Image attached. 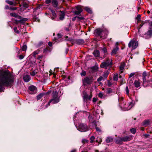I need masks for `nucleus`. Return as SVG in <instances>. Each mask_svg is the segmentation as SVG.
Segmentation results:
<instances>
[{"mask_svg": "<svg viewBox=\"0 0 152 152\" xmlns=\"http://www.w3.org/2000/svg\"><path fill=\"white\" fill-rule=\"evenodd\" d=\"M152 34V30H149L147 33L145 34V38L148 39L150 38Z\"/></svg>", "mask_w": 152, "mask_h": 152, "instance_id": "aec40b11", "label": "nucleus"}, {"mask_svg": "<svg viewBox=\"0 0 152 152\" xmlns=\"http://www.w3.org/2000/svg\"><path fill=\"white\" fill-rule=\"evenodd\" d=\"M123 142L129 141L132 139V135H129L122 137Z\"/></svg>", "mask_w": 152, "mask_h": 152, "instance_id": "4468645a", "label": "nucleus"}, {"mask_svg": "<svg viewBox=\"0 0 152 152\" xmlns=\"http://www.w3.org/2000/svg\"><path fill=\"white\" fill-rule=\"evenodd\" d=\"M77 17L78 20H83L84 19V18L83 17L77 16Z\"/></svg>", "mask_w": 152, "mask_h": 152, "instance_id": "864d4df0", "label": "nucleus"}, {"mask_svg": "<svg viewBox=\"0 0 152 152\" xmlns=\"http://www.w3.org/2000/svg\"><path fill=\"white\" fill-rule=\"evenodd\" d=\"M10 15L11 16L14 17L18 19H20L21 18V17L18 14H17L15 12L10 13Z\"/></svg>", "mask_w": 152, "mask_h": 152, "instance_id": "412c9836", "label": "nucleus"}, {"mask_svg": "<svg viewBox=\"0 0 152 152\" xmlns=\"http://www.w3.org/2000/svg\"><path fill=\"white\" fill-rule=\"evenodd\" d=\"M119 49V48L118 46H116L115 48H114L111 53V54L112 55H114L118 51Z\"/></svg>", "mask_w": 152, "mask_h": 152, "instance_id": "4be33fe9", "label": "nucleus"}, {"mask_svg": "<svg viewBox=\"0 0 152 152\" xmlns=\"http://www.w3.org/2000/svg\"><path fill=\"white\" fill-rule=\"evenodd\" d=\"M77 18V16L73 18L72 19V20L73 21H74L76 20V18Z\"/></svg>", "mask_w": 152, "mask_h": 152, "instance_id": "69168bd1", "label": "nucleus"}, {"mask_svg": "<svg viewBox=\"0 0 152 152\" xmlns=\"http://www.w3.org/2000/svg\"><path fill=\"white\" fill-rule=\"evenodd\" d=\"M65 15V12L62 11L61 12V13L60 15L59 19L61 20H62L64 18Z\"/></svg>", "mask_w": 152, "mask_h": 152, "instance_id": "393cba45", "label": "nucleus"}, {"mask_svg": "<svg viewBox=\"0 0 152 152\" xmlns=\"http://www.w3.org/2000/svg\"><path fill=\"white\" fill-rule=\"evenodd\" d=\"M37 73V72L36 70H33L30 72V75L32 76H35Z\"/></svg>", "mask_w": 152, "mask_h": 152, "instance_id": "e433bc0d", "label": "nucleus"}, {"mask_svg": "<svg viewBox=\"0 0 152 152\" xmlns=\"http://www.w3.org/2000/svg\"><path fill=\"white\" fill-rule=\"evenodd\" d=\"M141 17V15H138L136 18V19L137 20V24L141 22L140 18Z\"/></svg>", "mask_w": 152, "mask_h": 152, "instance_id": "a878e982", "label": "nucleus"}, {"mask_svg": "<svg viewBox=\"0 0 152 152\" xmlns=\"http://www.w3.org/2000/svg\"><path fill=\"white\" fill-rule=\"evenodd\" d=\"M112 60L108 58L105 62L102 63L100 67L102 68H107V66L112 65Z\"/></svg>", "mask_w": 152, "mask_h": 152, "instance_id": "39448f33", "label": "nucleus"}, {"mask_svg": "<svg viewBox=\"0 0 152 152\" xmlns=\"http://www.w3.org/2000/svg\"><path fill=\"white\" fill-rule=\"evenodd\" d=\"M92 95L91 94L88 96L87 94L86 93L84 94L83 98L84 101H86L88 100H91L92 97Z\"/></svg>", "mask_w": 152, "mask_h": 152, "instance_id": "ddd939ff", "label": "nucleus"}, {"mask_svg": "<svg viewBox=\"0 0 152 152\" xmlns=\"http://www.w3.org/2000/svg\"><path fill=\"white\" fill-rule=\"evenodd\" d=\"M118 102L120 106L124 110H129L133 106V102H132L129 103L124 102L122 97H119Z\"/></svg>", "mask_w": 152, "mask_h": 152, "instance_id": "f03ea898", "label": "nucleus"}, {"mask_svg": "<svg viewBox=\"0 0 152 152\" xmlns=\"http://www.w3.org/2000/svg\"><path fill=\"white\" fill-rule=\"evenodd\" d=\"M51 4L53 7L57 8L58 6V3L57 0H52Z\"/></svg>", "mask_w": 152, "mask_h": 152, "instance_id": "a211bd4d", "label": "nucleus"}, {"mask_svg": "<svg viewBox=\"0 0 152 152\" xmlns=\"http://www.w3.org/2000/svg\"><path fill=\"white\" fill-rule=\"evenodd\" d=\"M71 28V25L69 24L67 27H66L64 28V29L66 31H69Z\"/></svg>", "mask_w": 152, "mask_h": 152, "instance_id": "c9c22d12", "label": "nucleus"}, {"mask_svg": "<svg viewBox=\"0 0 152 152\" xmlns=\"http://www.w3.org/2000/svg\"><path fill=\"white\" fill-rule=\"evenodd\" d=\"M113 91L111 88H108L107 89V93L109 94H110L113 93Z\"/></svg>", "mask_w": 152, "mask_h": 152, "instance_id": "473e14b6", "label": "nucleus"}, {"mask_svg": "<svg viewBox=\"0 0 152 152\" xmlns=\"http://www.w3.org/2000/svg\"><path fill=\"white\" fill-rule=\"evenodd\" d=\"M45 2L47 4H48L51 3V0H45Z\"/></svg>", "mask_w": 152, "mask_h": 152, "instance_id": "4d7b16f0", "label": "nucleus"}, {"mask_svg": "<svg viewBox=\"0 0 152 152\" xmlns=\"http://www.w3.org/2000/svg\"><path fill=\"white\" fill-rule=\"evenodd\" d=\"M124 66L125 64L124 63H121L120 66V70L121 73L123 72V70L124 69Z\"/></svg>", "mask_w": 152, "mask_h": 152, "instance_id": "b1692460", "label": "nucleus"}, {"mask_svg": "<svg viewBox=\"0 0 152 152\" xmlns=\"http://www.w3.org/2000/svg\"><path fill=\"white\" fill-rule=\"evenodd\" d=\"M85 10L88 12L89 13H91L92 12L90 8L88 7H85Z\"/></svg>", "mask_w": 152, "mask_h": 152, "instance_id": "4c0bfd02", "label": "nucleus"}, {"mask_svg": "<svg viewBox=\"0 0 152 152\" xmlns=\"http://www.w3.org/2000/svg\"><path fill=\"white\" fill-rule=\"evenodd\" d=\"M51 50L50 48L48 46H47L44 49V52L45 53H48V52L51 51Z\"/></svg>", "mask_w": 152, "mask_h": 152, "instance_id": "c85d7f7f", "label": "nucleus"}, {"mask_svg": "<svg viewBox=\"0 0 152 152\" xmlns=\"http://www.w3.org/2000/svg\"><path fill=\"white\" fill-rule=\"evenodd\" d=\"M27 46L26 44H24L22 47V49L23 51H26L27 49Z\"/></svg>", "mask_w": 152, "mask_h": 152, "instance_id": "c03bdc74", "label": "nucleus"}, {"mask_svg": "<svg viewBox=\"0 0 152 152\" xmlns=\"http://www.w3.org/2000/svg\"><path fill=\"white\" fill-rule=\"evenodd\" d=\"M23 80L26 82L29 81L31 80V77L28 75H25L23 77Z\"/></svg>", "mask_w": 152, "mask_h": 152, "instance_id": "6ab92c4d", "label": "nucleus"}, {"mask_svg": "<svg viewBox=\"0 0 152 152\" xmlns=\"http://www.w3.org/2000/svg\"><path fill=\"white\" fill-rule=\"evenodd\" d=\"M14 80L12 75L8 70L1 71V92L4 89L1 86H9L12 83Z\"/></svg>", "mask_w": 152, "mask_h": 152, "instance_id": "f257e3e1", "label": "nucleus"}, {"mask_svg": "<svg viewBox=\"0 0 152 152\" xmlns=\"http://www.w3.org/2000/svg\"><path fill=\"white\" fill-rule=\"evenodd\" d=\"M138 43L137 40L132 39L129 42L128 44V47L132 48L133 49H135L138 46Z\"/></svg>", "mask_w": 152, "mask_h": 152, "instance_id": "423d86ee", "label": "nucleus"}, {"mask_svg": "<svg viewBox=\"0 0 152 152\" xmlns=\"http://www.w3.org/2000/svg\"><path fill=\"white\" fill-rule=\"evenodd\" d=\"M6 1L7 4L13 6H16L18 3H19V4H20V0H17L16 1H10L9 0H6Z\"/></svg>", "mask_w": 152, "mask_h": 152, "instance_id": "f8f14e48", "label": "nucleus"}, {"mask_svg": "<svg viewBox=\"0 0 152 152\" xmlns=\"http://www.w3.org/2000/svg\"><path fill=\"white\" fill-rule=\"evenodd\" d=\"M37 89L36 87L33 85L30 86L28 88V92L30 94H34L36 93Z\"/></svg>", "mask_w": 152, "mask_h": 152, "instance_id": "9d476101", "label": "nucleus"}, {"mask_svg": "<svg viewBox=\"0 0 152 152\" xmlns=\"http://www.w3.org/2000/svg\"><path fill=\"white\" fill-rule=\"evenodd\" d=\"M39 51L38 50H37L34 51L32 53L33 56L34 57H35L36 56V55L39 53Z\"/></svg>", "mask_w": 152, "mask_h": 152, "instance_id": "37998d69", "label": "nucleus"}, {"mask_svg": "<svg viewBox=\"0 0 152 152\" xmlns=\"http://www.w3.org/2000/svg\"><path fill=\"white\" fill-rule=\"evenodd\" d=\"M95 33L98 36H100L101 38L104 39L107 37L109 32L106 29L102 30L99 28L95 31Z\"/></svg>", "mask_w": 152, "mask_h": 152, "instance_id": "7ed1b4c3", "label": "nucleus"}, {"mask_svg": "<svg viewBox=\"0 0 152 152\" xmlns=\"http://www.w3.org/2000/svg\"><path fill=\"white\" fill-rule=\"evenodd\" d=\"M135 75V73H131L129 75V78H131V77H132L134 75Z\"/></svg>", "mask_w": 152, "mask_h": 152, "instance_id": "13d9d810", "label": "nucleus"}, {"mask_svg": "<svg viewBox=\"0 0 152 152\" xmlns=\"http://www.w3.org/2000/svg\"><path fill=\"white\" fill-rule=\"evenodd\" d=\"M97 101V99L95 98H94L93 99V102H95Z\"/></svg>", "mask_w": 152, "mask_h": 152, "instance_id": "680f3d73", "label": "nucleus"}, {"mask_svg": "<svg viewBox=\"0 0 152 152\" xmlns=\"http://www.w3.org/2000/svg\"><path fill=\"white\" fill-rule=\"evenodd\" d=\"M59 100L57 94L55 93L53 95V98L49 101V103L51 102L53 104L59 102Z\"/></svg>", "mask_w": 152, "mask_h": 152, "instance_id": "6e6552de", "label": "nucleus"}, {"mask_svg": "<svg viewBox=\"0 0 152 152\" xmlns=\"http://www.w3.org/2000/svg\"><path fill=\"white\" fill-rule=\"evenodd\" d=\"M24 58V56L23 55H20L19 56V59H22Z\"/></svg>", "mask_w": 152, "mask_h": 152, "instance_id": "052dcab7", "label": "nucleus"}, {"mask_svg": "<svg viewBox=\"0 0 152 152\" xmlns=\"http://www.w3.org/2000/svg\"><path fill=\"white\" fill-rule=\"evenodd\" d=\"M78 129L80 132H84L87 131L88 128L86 125L81 124L79 125Z\"/></svg>", "mask_w": 152, "mask_h": 152, "instance_id": "1a4fd4ad", "label": "nucleus"}, {"mask_svg": "<svg viewBox=\"0 0 152 152\" xmlns=\"http://www.w3.org/2000/svg\"><path fill=\"white\" fill-rule=\"evenodd\" d=\"M148 23V20H146L145 21H142L141 23L140 24V25L137 27V28L138 29V31L139 33L140 34V28L142 26L144 25L147 24Z\"/></svg>", "mask_w": 152, "mask_h": 152, "instance_id": "2eb2a0df", "label": "nucleus"}, {"mask_svg": "<svg viewBox=\"0 0 152 152\" xmlns=\"http://www.w3.org/2000/svg\"><path fill=\"white\" fill-rule=\"evenodd\" d=\"M81 11H79L77 10H75L74 12L73 13L76 15H79L81 12H80Z\"/></svg>", "mask_w": 152, "mask_h": 152, "instance_id": "a18cd8bd", "label": "nucleus"}, {"mask_svg": "<svg viewBox=\"0 0 152 152\" xmlns=\"http://www.w3.org/2000/svg\"><path fill=\"white\" fill-rule=\"evenodd\" d=\"M76 9L77 11H81L80 12H82L83 11V10L82 9V7L80 6H78L76 7Z\"/></svg>", "mask_w": 152, "mask_h": 152, "instance_id": "58836bf2", "label": "nucleus"}, {"mask_svg": "<svg viewBox=\"0 0 152 152\" xmlns=\"http://www.w3.org/2000/svg\"><path fill=\"white\" fill-rule=\"evenodd\" d=\"M44 94H40L37 96V99L38 100L40 99L43 96Z\"/></svg>", "mask_w": 152, "mask_h": 152, "instance_id": "79ce46f5", "label": "nucleus"}, {"mask_svg": "<svg viewBox=\"0 0 152 152\" xmlns=\"http://www.w3.org/2000/svg\"><path fill=\"white\" fill-rule=\"evenodd\" d=\"M19 20H17L16 19H14L13 20V23L16 24H18L19 23L21 24L25 22L27 20V19L25 18H23L21 17V18L19 19Z\"/></svg>", "mask_w": 152, "mask_h": 152, "instance_id": "9b49d317", "label": "nucleus"}, {"mask_svg": "<svg viewBox=\"0 0 152 152\" xmlns=\"http://www.w3.org/2000/svg\"><path fill=\"white\" fill-rule=\"evenodd\" d=\"M98 96L101 98H104L103 97V94L102 93H99L98 94Z\"/></svg>", "mask_w": 152, "mask_h": 152, "instance_id": "8fccbe9b", "label": "nucleus"}, {"mask_svg": "<svg viewBox=\"0 0 152 152\" xmlns=\"http://www.w3.org/2000/svg\"><path fill=\"white\" fill-rule=\"evenodd\" d=\"M135 86L137 88L140 86V82L138 80H135L134 83Z\"/></svg>", "mask_w": 152, "mask_h": 152, "instance_id": "c756f323", "label": "nucleus"}, {"mask_svg": "<svg viewBox=\"0 0 152 152\" xmlns=\"http://www.w3.org/2000/svg\"><path fill=\"white\" fill-rule=\"evenodd\" d=\"M96 130L97 131L100 132L101 131V130L100 129H99L98 127L97 126H96L95 127Z\"/></svg>", "mask_w": 152, "mask_h": 152, "instance_id": "bf43d9fd", "label": "nucleus"}, {"mask_svg": "<svg viewBox=\"0 0 152 152\" xmlns=\"http://www.w3.org/2000/svg\"><path fill=\"white\" fill-rule=\"evenodd\" d=\"M115 142L116 144H121L123 142L122 137H118L115 139Z\"/></svg>", "mask_w": 152, "mask_h": 152, "instance_id": "dca6fc26", "label": "nucleus"}, {"mask_svg": "<svg viewBox=\"0 0 152 152\" xmlns=\"http://www.w3.org/2000/svg\"><path fill=\"white\" fill-rule=\"evenodd\" d=\"M147 76V74L146 72H144L142 74V79L143 81V85L144 87H146L150 83V80H146V77Z\"/></svg>", "mask_w": 152, "mask_h": 152, "instance_id": "0eeeda50", "label": "nucleus"}, {"mask_svg": "<svg viewBox=\"0 0 152 152\" xmlns=\"http://www.w3.org/2000/svg\"><path fill=\"white\" fill-rule=\"evenodd\" d=\"M57 36L58 37V38H60L61 37V35L60 34H57Z\"/></svg>", "mask_w": 152, "mask_h": 152, "instance_id": "774afa93", "label": "nucleus"}, {"mask_svg": "<svg viewBox=\"0 0 152 152\" xmlns=\"http://www.w3.org/2000/svg\"><path fill=\"white\" fill-rule=\"evenodd\" d=\"M102 52L105 55L107 54V49L105 48H104L102 50Z\"/></svg>", "mask_w": 152, "mask_h": 152, "instance_id": "a19ab883", "label": "nucleus"}, {"mask_svg": "<svg viewBox=\"0 0 152 152\" xmlns=\"http://www.w3.org/2000/svg\"><path fill=\"white\" fill-rule=\"evenodd\" d=\"M93 81V78L91 76H86L82 79L83 85L84 86L90 85Z\"/></svg>", "mask_w": 152, "mask_h": 152, "instance_id": "20e7f679", "label": "nucleus"}, {"mask_svg": "<svg viewBox=\"0 0 152 152\" xmlns=\"http://www.w3.org/2000/svg\"><path fill=\"white\" fill-rule=\"evenodd\" d=\"M77 43L79 44H82L84 43L85 41L84 40L79 39L77 41Z\"/></svg>", "mask_w": 152, "mask_h": 152, "instance_id": "2f4dec72", "label": "nucleus"}, {"mask_svg": "<svg viewBox=\"0 0 152 152\" xmlns=\"http://www.w3.org/2000/svg\"><path fill=\"white\" fill-rule=\"evenodd\" d=\"M131 132L133 134H134L136 132V130L134 128H132L130 129Z\"/></svg>", "mask_w": 152, "mask_h": 152, "instance_id": "de8ad7c7", "label": "nucleus"}, {"mask_svg": "<svg viewBox=\"0 0 152 152\" xmlns=\"http://www.w3.org/2000/svg\"><path fill=\"white\" fill-rule=\"evenodd\" d=\"M86 72L85 71H83L80 73V75L81 76H85L86 75Z\"/></svg>", "mask_w": 152, "mask_h": 152, "instance_id": "5fc2aeb1", "label": "nucleus"}, {"mask_svg": "<svg viewBox=\"0 0 152 152\" xmlns=\"http://www.w3.org/2000/svg\"><path fill=\"white\" fill-rule=\"evenodd\" d=\"M108 73L107 72H104V73L102 76L103 77H104V78H106L108 76Z\"/></svg>", "mask_w": 152, "mask_h": 152, "instance_id": "ea45409f", "label": "nucleus"}, {"mask_svg": "<svg viewBox=\"0 0 152 152\" xmlns=\"http://www.w3.org/2000/svg\"><path fill=\"white\" fill-rule=\"evenodd\" d=\"M126 94L128 95L129 94V88L128 86H126Z\"/></svg>", "mask_w": 152, "mask_h": 152, "instance_id": "603ef678", "label": "nucleus"}, {"mask_svg": "<svg viewBox=\"0 0 152 152\" xmlns=\"http://www.w3.org/2000/svg\"><path fill=\"white\" fill-rule=\"evenodd\" d=\"M17 7H10V10L11 11L15 10L17 9Z\"/></svg>", "mask_w": 152, "mask_h": 152, "instance_id": "3c124183", "label": "nucleus"}, {"mask_svg": "<svg viewBox=\"0 0 152 152\" xmlns=\"http://www.w3.org/2000/svg\"><path fill=\"white\" fill-rule=\"evenodd\" d=\"M113 141V138L111 137H108L106 139V141L107 143H110Z\"/></svg>", "mask_w": 152, "mask_h": 152, "instance_id": "bb28decb", "label": "nucleus"}, {"mask_svg": "<svg viewBox=\"0 0 152 152\" xmlns=\"http://www.w3.org/2000/svg\"><path fill=\"white\" fill-rule=\"evenodd\" d=\"M17 28L16 27H15L13 28L14 31L15 33L17 34H19L20 33L19 31L18 30H17Z\"/></svg>", "mask_w": 152, "mask_h": 152, "instance_id": "09e8293b", "label": "nucleus"}, {"mask_svg": "<svg viewBox=\"0 0 152 152\" xmlns=\"http://www.w3.org/2000/svg\"><path fill=\"white\" fill-rule=\"evenodd\" d=\"M150 121L149 120H147L144 121L143 123V125L146 126L149 124Z\"/></svg>", "mask_w": 152, "mask_h": 152, "instance_id": "7c9ffc66", "label": "nucleus"}, {"mask_svg": "<svg viewBox=\"0 0 152 152\" xmlns=\"http://www.w3.org/2000/svg\"><path fill=\"white\" fill-rule=\"evenodd\" d=\"M103 79V77L102 76H100L98 79H97V81L98 82H99L101 81Z\"/></svg>", "mask_w": 152, "mask_h": 152, "instance_id": "6e6d98bb", "label": "nucleus"}, {"mask_svg": "<svg viewBox=\"0 0 152 152\" xmlns=\"http://www.w3.org/2000/svg\"><path fill=\"white\" fill-rule=\"evenodd\" d=\"M43 5L39 4L37 6V7L34 9V11L35 12L38 10H42V7H43Z\"/></svg>", "mask_w": 152, "mask_h": 152, "instance_id": "5701e85b", "label": "nucleus"}, {"mask_svg": "<svg viewBox=\"0 0 152 152\" xmlns=\"http://www.w3.org/2000/svg\"><path fill=\"white\" fill-rule=\"evenodd\" d=\"M94 55L96 57H98L99 56V50H95L93 53Z\"/></svg>", "mask_w": 152, "mask_h": 152, "instance_id": "cd10ccee", "label": "nucleus"}, {"mask_svg": "<svg viewBox=\"0 0 152 152\" xmlns=\"http://www.w3.org/2000/svg\"><path fill=\"white\" fill-rule=\"evenodd\" d=\"M95 139V137L94 136H91L90 138V142L92 143L94 142Z\"/></svg>", "mask_w": 152, "mask_h": 152, "instance_id": "49530a36", "label": "nucleus"}, {"mask_svg": "<svg viewBox=\"0 0 152 152\" xmlns=\"http://www.w3.org/2000/svg\"><path fill=\"white\" fill-rule=\"evenodd\" d=\"M10 7H9V6H8V5H6L5 7V8L6 9H7V10L9 9L10 10Z\"/></svg>", "mask_w": 152, "mask_h": 152, "instance_id": "0e129e2a", "label": "nucleus"}, {"mask_svg": "<svg viewBox=\"0 0 152 152\" xmlns=\"http://www.w3.org/2000/svg\"><path fill=\"white\" fill-rule=\"evenodd\" d=\"M118 75L117 74H115L113 77V80L114 81H117L118 80Z\"/></svg>", "mask_w": 152, "mask_h": 152, "instance_id": "f704fd0d", "label": "nucleus"}, {"mask_svg": "<svg viewBox=\"0 0 152 152\" xmlns=\"http://www.w3.org/2000/svg\"><path fill=\"white\" fill-rule=\"evenodd\" d=\"M49 10L51 11L52 13V16L51 17V18L52 19L54 20L56 18V15L55 13V12L54 10L51 8H49Z\"/></svg>", "mask_w": 152, "mask_h": 152, "instance_id": "f3484780", "label": "nucleus"}, {"mask_svg": "<svg viewBox=\"0 0 152 152\" xmlns=\"http://www.w3.org/2000/svg\"><path fill=\"white\" fill-rule=\"evenodd\" d=\"M23 6L25 9L26 8L28 7V4L26 2H23L22 3Z\"/></svg>", "mask_w": 152, "mask_h": 152, "instance_id": "72a5a7b5", "label": "nucleus"}, {"mask_svg": "<svg viewBox=\"0 0 152 152\" xmlns=\"http://www.w3.org/2000/svg\"><path fill=\"white\" fill-rule=\"evenodd\" d=\"M82 142L83 143H85L86 142H88V140H83Z\"/></svg>", "mask_w": 152, "mask_h": 152, "instance_id": "338daca9", "label": "nucleus"}, {"mask_svg": "<svg viewBox=\"0 0 152 152\" xmlns=\"http://www.w3.org/2000/svg\"><path fill=\"white\" fill-rule=\"evenodd\" d=\"M48 45L50 46V47H51L52 46V42H49L48 43Z\"/></svg>", "mask_w": 152, "mask_h": 152, "instance_id": "e2e57ef3", "label": "nucleus"}]
</instances>
